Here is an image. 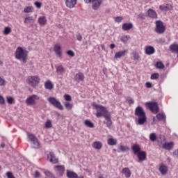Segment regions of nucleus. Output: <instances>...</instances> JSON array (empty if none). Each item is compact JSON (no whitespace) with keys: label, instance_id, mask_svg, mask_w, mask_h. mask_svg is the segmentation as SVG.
<instances>
[{"label":"nucleus","instance_id":"a18cd8bd","mask_svg":"<svg viewBox=\"0 0 178 178\" xmlns=\"http://www.w3.org/2000/svg\"><path fill=\"white\" fill-rule=\"evenodd\" d=\"M24 13H31V12H33V7H31V6L26 7L24 9Z\"/></svg>","mask_w":178,"mask_h":178},{"label":"nucleus","instance_id":"423d86ee","mask_svg":"<svg viewBox=\"0 0 178 178\" xmlns=\"http://www.w3.org/2000/svg\"><path fill=\"white\" fill-rule=\"evenodd\" d=\"M145 106L147 109H149L152 113L156 115L159 112V107L158 106V103L154 102H149L145 103Z\"/></svg>","mask_w":178,"mask_h":178},{"label":"nucleus","instance_id":"de8ad7c7","mask_svg":"<svg viewBox=\"0 0 178 178\" xmlns=\"http://www.w3.org/2000/svg\"><path fill=\"white\" fill-rule=\"evenodd\" d=\"M120 151H121L122 152H124L126 151H129L130 149V148L126 147V146H123V145H120L119 147Z\"/></svg>","mask_w":178,"mask_h":178},{"label":"nucleus","instance_id":"2eb2a0df","mask_svg":"<svg viewBox=\"0 0 178 178\" xmlns=\"http://www.w3.org/2000/svg\"><path fill=\"white\" fill-rule=\"evenodd\" d=\"M136 155H138V159L140 162H143V161H145L147 159V152L144 151H140V152H139Z\"/></svg>","mask_w":178,"mask_h":178},{"label":"nucleus","instance_id":"0e129e2a","mask_svg":"<svg viewBox=\"0 0 178 178\" xmlns=\"http://www.w3.org/2000/svg\"><path fill=\"white\" fill-rule=\"evenodd\" d=\"M40 176H41V174L38 171H35V177L38 178V177H40Z\"/></svg>","mask_w":178,"mask_h":178},{"label":"nucleus","instance_id":"c9c22d12","mask_svg":"<svg viewBox=\"0 0 178 178\" xmlns=\"http://www.w3.org/2000/svg\"><path fill=\"white\" fill-rule=\"evenodd\" d=\"M44 174L45 175L46 178H55V176L54 174H52V172H51V171L44 170Z\"/></svg>","mask_w":178,"mask_h":178},{"label":"nucleus","instance_id":"37998d69","mask_svg":"<svg viewBox=\"0 0 178 178\" xmlns=\"http://www.w3.org/2000/svg\"><path fill=\"white\" fill-rule=\"evenodd\" d=\"M130 40V35H124L121 37L122 42H127Z\"/></svg>","mask_w":178,"mask_h":178},{"label":"nucleus","instance_id":"6e6d98bb","mask_svg":"<svg viewBox=\"0 0 178 178\" xmlns=\"http://www.w3.org/2000/svg\"><path fill=\"white\" fill-rule=\"evenodd\" d=\"M122 20H123L122 17H115V22H116L117 23H120V22H122Z\"/></svg>","mask_w":178,"mask_h":178},{"label":"nucleus","instance_id":"bb28decb","mask_svg":"<svg viewBox=\"0 0 178 178\" xmlns=\"http://www.w3.org/2000/svg\"><path fill=\"white\" fill-rule=\"evenodd\" d=\"M44 87L46 90H53L54 89V83L51 81V80H47L44 83Z\"/></svg>","mask_w":178,"mask_h":178},{"label":"nucleus","instance_id":"a878e982","mask_svg":"<svg viewBox=\"0 0 178 178\" xmlns=\"http://www.w3.org/2000/svg\"><path fill=\"white\" fill-rule=\"evenodd\" d=\"M65 3L67 8H74V6L77 3V1L76 0H66Z\"/></svg>","mask_w":178,"mask_h":178},{"label":"nucleus","instance_id":"69168bd1","mask_svg":"<svg viewBox=\"0 0 178 178\" xmlns=\"http://www.w3.org/2000/svg\"><path fill=\"white\" fill-rule=\"evenodd\" d=\"M115 44H113V43H112V44H110V48H111V49H113L115 48Z\"/></svg>","mask_w":178,"mask_h":178},{"label":"nucleus","instance_id":"393cba45","mask_svg":"<svg viewBox=\"0 0 178 178\" xmlns=\"http://www.w3.org/2000/svg\"><path fill=\"white\" fill-rule=\"evenodd\" d=\"M40 26H45V24H47V17L45 16H41L39 17L38 20Z\"/></svg>","mask_w":178,"mask_h":178},{"label":"nucleus","instance_id":"13d9d810","mask_svg":"<svg viewBox=\"0 0 178 178\" xmlns=\"http://www.w3.org/2000/svg\"><path fill=\"white\" fill-rule=\"evenodd\" d=\"M7 102L8 104H13V97H7Z\"/></svg>","mask_w":178,"mask_h":178},{"label":"nucleus","instance_id":"4c0bfd02","mask_svg":"<svg viewBox=\"0 0 178 178\" xmlns=\"http://www.w3.org/2000/svg\"><path fill=\"white\" fill-rule=\"evenodd\" d=\"M131 55L134 58V60H140V55L137 51H133Z\"/></svg>","mask_w":178,"mask_h":178},{"label":"nucleus","instance_id":"412c9836","mask_svg":"<svg viewBox=\"0 0 178 178\" xmlns=\"http://www.w3.org/2000/svg\"><path fill=\"white\" fill-rule=\"evenodd\" d=\"M159 9H160V10H162V11L164 10L165 12H166L167 10H172L173 6H172V5H170V4L167 3V4H165V6L160 5Z\"/></svg>","mask_w":178,"mask_h":178},{"label":"nucleus","instance_id":"dca6fc26","mask_svg":"<svg viewBox=\"0 0 178 178\" xmlns=\"http://www.w3.org/2000/svg\"><path fill=\"white\" fill-rule=\"evenodd\" d=\"M84 79H85V76L83 72L77 73L74 76L75 81H77L78 83H79V81H84Z\"/></svg>","mask_w":178,"mask_h":178},{"label":"nucleus","instance_id":"4d7b16f0","mask_svg":"<svg viewBox=\"0 0 178 178\" xmlns=\"http://www.w3.org/2000/svg\"><path fill=\"white\" fill-rule=\"evenodd\" d=\"M5 84H6V81L0 76V86H5Z\"/></svg>","mask_w":178,"mask_h":178},{"label":"nucleus","instance_id":"bf43d9fd","mask_svg":"<svg viewBox=\"0 0 178 178\" xmlns=\"http://www.w3.org/2000/svg\"><path fill=\"white\" fill-rule=\"evenodd\" d=\"M0 104L1 105H3L5 104V99L1 95H0Z\"/></svg>","mask_w":178,"mask_h":178},{"label":"nucleus","instance_id":"052dcab7","mask_svg":"<svg viewBox=\"0 0 178 178\" xmlns=\"http://www.w3.org/2000/svg\"><path fill=\"white\" fill-rule=\"evenodd\" d=\"M145 87L147 88H152V83H151L150 82H147L145 83Z\"/></svg>","mask_w":178,"mask_h":178},{"label":"nucleus","instance_id":"864d4df0","mask_svg":"<svg viewBox=\"0 0 178 178\" xmlns=\"http://www.w3.org/2000/svg\"><path fill=\"white\" fill-rule=\"evenodd\" d=\"M157 141L158 143H159L160 141H165V136L163 135H159Z\"/></svg>","mask_w":178,"mask_h":178},{"label":"nucleus","instance_id":"9d476101","mask_svg":"<svg viewBox=\"0 0 178 178\" xmlns=\"http://www.w3.org/2000/svg\"><path fill=\"white\" fill-rule=\"evenodd\" d=\"M104 2V0H92V8L94 10H98Z\"/></svg>","mask_w":178,"mask_h":178},{"label":"nucleus","instance_id":"58836bf2","mask_svg":"<svg viewBox=\"0 0 178 178\" xmlns=\"http://www.w3.org/2000/svg\"><path fill=\"white\" fill-rule=\"evenodd\" d=\"M28 136V138L29 140L31 141V143L35 142L37 140V137H35V136L31 134H27Z\"/></svg>","mask_w":178,"mask_h":178},{"label":"nucleus","instance_id":"b1692460","mask_svg":"<svg viewBox=\"0 0 178 178\" xmlns=\"http://www.w3.org/2000/svg\"><path fill=\"white\" fill-rule=\"evenodd\" d=\"M104 119L106 122H104V123L106 124L107 127H111V126H112V119L111 118V115L108 114V115H105Z\"/></svg>","mask_w":178,"mask_h":178},{"label":"nucleus","instance_id":"c756f323","mask_svg":"<svg viewBox=\"0 0 178 178\" xmlns=\"http://www.w3.org/2000/svg\"><path fill=\"white\" fill-rule=\"evenodd\" d=\"M56 73L58 74H63L65 73V68L63 65H58L56 67Z\"/></svg>","mask_w":178,"mask_h":178},{"label":"nucleus","instance_id":"603ef678","mask_svg":"<svg viewBox=\"0 0 178 178\" xmlns=\"http://www.w3.org/2000/svg\"><path fill=\"white\" fill-rule=\"evenodd\" d=\"M6 176L8 178H15V176H13V173L12 172H7Z\"/></svg>","mask_w":178,"mask_h":178},{"label":"nucleus","instance_id":"9b49d317","mask_svg":"<svg viewBox=\"0 0 178 178\" xmlns=\"http://www.w3.org/2000/svg\"><path fill=\"white\" fill-rule=\"evenodd\" d=\"M47 159L49 161V162H51V163H58V162H59V160L58 159V158H56V156H55V154H54V152H50L49 154L47 155Z\"/></svg>","mask_w":178,"mask_h":178},{"label":"nucleus","instance_id":"39448f33","mask_svg":"<svg viewBox=\"0 0 178 178\" xmlns=\"http://www.w3.org/2000/svg\"><path fill=\"white\" fill-rule=\"evenodd\" d=\"M154 31L157 34H163L166 31V26L163 24L161 20H157L155 22Z\"/></svg>","mask_w":178,"mask_h":178},{"label":"nucleus","instance_id":"79ce46f5","mask_svg":"<svg viewBox=\"0 0 178 178\" xmlns=\"http://www.w3.org/2000/svg\"><path fill=\"white\" fill-rule=\"evenodd\" d=\"M149 140L152 143H154V141H156V134L155 133H152L149 134Z\"/></svg>","mask_w":178,"mask_h":178},{"label":"nucleus","instance_id":"f704fd0d","mask_svg":"<svg viewBox=\"0 0 178 178\" xmlns=\"http://www.w3.org/2000/svg\"><path fill=\"white\" fill-rule=\"evenodd\" d=\"M64 106L66 108L67 111H72V109H73V104L69 102H65Z\"/></svg>","mask_w":178,"mask_h":178},{"label":"nucleus","instance_id":"4be33fe9","mask_svg":"<svg viewBox=\"0 0 178 178\" xmlns=\"http://www.w3.org/2000/svg\"><path fill=\"white\" fill-rule=\"evenodd\" d=\"M159 172L161 173V175H166L168 173V166L165 164H161L159 169Z\"/></svg>","mask_w":178,"mask_h":178},{"label":"nucleus","instance_id":"f8f14e48","mask_svg":"<svg viewBox=\"0 0 178 178\" xmlns=\"http://www.w3.org/2000/svg\"><path fill=\"white\" fill-rule=\"evenodd\" d=\"M54 51L58 58L62 56V46L60 44H56L54 47Z\"/></svg>","mask_w":178,"mask_h":178},{"label":"nucleus","instance_id":"ea45409f","mask_svg":"<svg viewBox=\"0 0 178 178\" xmlns=\"http://www.w3.org/2000/svg\"><path fill=\"white\" fill-rule=\"evenodd\" d=\"M155 67L156 69H165V65L162 62L159 61L156 63Z\"/></svg>","mask_w":178,"mask_h":178},{"label":"nucleus","instance_id":"aec40b11","mask_svg":"<svg viewBox=\"0 0 178 178\" xmlns=\"http://www.w3.org/2000/svg\"><path fill=\"white\" fill-rule=\"evenodd\" d=\"M122 175H124L126 178H129L131 176V171L129 168H124L122 170Z\"/></svg>","mask_w":178,"mask_h":178},{"label":"nucleus","instance_id":"e433bc0d","mask_svg":"<svg viewBox=\"0 0 178 178\" xmlns=\"http://www.w3.org/2000/svg\"><path fill=\"white\" fill-rule=\"evenodd\" d=\"M34 18L33 17H26L24 19V23L29 24V23H33Z\"/></svg>","mask_w":178,"mask_h":178},{"label":"nucleus","instance_id":"09e8293b","mask_svg":"<svg viewBox=\"0 0 178 178\" xmlns=\"http://www.w3.org/2000/svg\"><path fill=\"white\" fill-rule=\"evenodd\" d=\"M151 80H157V79H159V74L154 73L151 75L150 76Z\"/></svg>","mask_w":178,"mask_h":178},{"label":"nucleus","instance_id":"20e7f679","mask_svg":"<svg viewBox=\"0 0 178 178\" xmlns=\"http://www.w3.org/2000/svg\"><path fill=\"white\" fill-rule=\"evenodd\" d=\"M40 81H41V79L40 78V76L37 75L30 76L26 79L27 84H29V86H30L31 87H33V88H35V87H38Z\"/></svg>","mask_w":178,"mask_h":178},{"label":"nucleus","instance_id":"72a5a7b5","mask_svg":"<svg viewBox=\"0 0 178 178\" xmlns=\"http://www.w3.org/2000/svg\"><path fill=\"white\" fill-rule=\"evenodd\" d=\"M107 143L108 145H116V144H118V140L113 138H110L108 139Z\"/></svg>","mask_w":178,"mask_h":178},{"label":"nucleus","instance_id":"ddd939ff","mask_svg":"<svg viewBox=\"0 0 178 178\" xmlns=\"http://www.w3.org/2000/svg\"><path fill=\"white\" fill-rule=\"evenodd\" d=\"M145 54L146 55H154L155 54V48L152 46H145Z\"/></svg>","mask_w":178,"mask_h":178},{"label":"nucleus","instance_id":"49530a36","mask_svg":"<svg viewBox=\"0 0 178 178\" xmlns=\"http://www.w3.org/2000/svg\"><path fill=\"white\" fill-rule=\"evenodd\" d=\"M63 98L65 101H67V102H70V101H72V96L68 94L64 95Z\"/></svg>","mask_w":178,"mask_h":178},{"label":"nucleus","instance_id":"c85d7f7f","mask_svg":"<svg viewBox=\"0 0 178 178\" xmlns=\"http://www.w3.org/2000/svg\"><path fill=\"white\" fill-rule=\"evenodd\" d=\"M133 29V24L131 23H125L122 24V30L127 31V30H131Z\"/></svg>","mask_w":178,"mask_h":178},{"label":"nucleus","instance_id":"f3484780","mask_svg":"<svg viewBox=\"0 0 178 178\" xmlns=\"http://www.w3.org/2000/svg\"><path fill=\"white\" fill-rule=\"evenodd\" d=\"M92 147L95 149H102V147H104V145L101 141H95L92 144Z\"/></svg>","mask_w":178,"mask_h":178},{"label":"nucleus","instance_id":"338daca9","mask_svg":"<svg viewBox=\"0 0 178 178\" xmlns=\"http://www.w3.org/2000/svg\"><path fill=\"white\" fill-rule=\"evenodd\" d=\"M84 2L86 3H90V2H92V0H84Z\"/></svg>","mask_w":178,"mask_h":178},{"label":"nucleus","instance_id":"774afa93","mask_svg":"<svg viewBox=\"0 0 178 178\" xmlns=\"http://www.w3.org/2000/svg\"><path fill=\"white\" fill-rule=\"evenodd\" d=\"M174 154H175V155H177V158H178V149L176 150V151L174 152Z\"/></svg>","mask_w":178,"mask_h":178},{"label":"nucleus","instance_id":"680f3d73","mask_svg":"<svg viewBox=\"0 0 178 178\" xmlns=\"http://www.w3.org/2000/svg\"><path fill=\"white\" fill-rule=\"evenodd\" d=\"M76 40H78V41H81V40H83V36H81V34L78 33L76 35Z\"/></svg>","mask_w":178,"mask_h":178},{"label":"nucleus","instance_id":"e2e57ef3","mask_svg":"<svg viewBox=\"0 0 178 178\" xmlns=\"http://www.w3.org/2000/svg\"><path fill=\"white\" fill-rule=\"evenodd\" d=\"M35 6H36V8H38V9H40V8H41V3H40L38 1H35Z\"/></svg>","mask_w":178,"mask_h":178},{"label":"nucleus","instance_id":"3c124183","mask_svg":"<svg viewBox=\"0 0 178 178\" xmlns=\"http://www.w3.org/2000/svg\"><path fill=\"white\" fill-rule=\"evenodd\" d=\"M67 55H68V56H70V58H73V56H74V51H73V50H68L66 51Z\"/></svg>","mask_w":178,"mask_h":178},{"label":"nucleus","instance_id":"6ab92c4d","mask_svg":"<svg viewBox=\"0 0 178 178\" xmlns=\"http://www.w3.org/2000/svg\"><path fill=\"white\" fill-rule=\"evenodd\" d=\"M127 52H128L127 50H123V51H118V52L115 53L114 58L115 59H119V58H122V56H126V54H127Z\"/></svg>","mask_w":178,"mask_h":178},{"label":"nucleus","instance_id":"473e14b6","mask_svg":"<svg viewBox=\"0 0 178 178\" xmlns=\"http://www.w3.org/2000/svg\"><path fill=\"white\" fill-rule=\"evenodd\" d=\"M84 124L86 127H89L90 129H94V123H92L90 120H86L84 121Z\"/></svg>","mask_w":178,"mask_h":178},{"label":"nucleus","instance_id":"a19ab883","mask_svg":"<svg viewBox=\"0 0 178 178\" xmlns=\"http://www.w3.org/2000/svg\"><path fill=\"white\" fill-rule=\"evenodd\" d=\"M12 33V29L10 27L7 26L4 28L3 34L5 35H8V34H10Z\"/></svg>","mask_w":178,"mask_h":178},{"label":"nucleus","instance_id":"5fc2aeb1","mask_svg":"<svg viewBox=\"0 0 178 178\" xmlns=\"http://www.w3.org/2000/svg\"><path fill=\"white\" fill-rule=\"evenodd\" d=\"M127 101L129 105H133V104H134V99H133L131 97L128 98Z\"/></svg>","mask_w":178,"mask_h":178},{"label":"nucleus","instance_id":"2f4dec72","mask_svg":"<svg viewBox=\"0 0 178 178\" xmlns=\"http://www.w3.org/2000/svg\"><path fill=\"white\" fill-rule=\"evenodd\" d=\"M170 49L172 52H175V54H178V44H172L170 46Z\"/></svg>","mask_w":178,"mask_h":178},{"label":"nucleus","instance_id":"0eeeda50","mask_svg":"<svg viewBox=\"0 0 178 178\" xmlns=\"http://www.w3.org/2000/svg\"><path fill=\"white\" fill-rule=\"evenodd\" d=\"M47 99L49 104H51V105H53L54 108L59 109V111H63V106L62 105V103H60V102L56 98L51 97H49Z\"/></svg>","mask_w":178,"mask_h":178},{"label":"nucleus","instance_id":"f03ea898","mask_svg":"<svg viewBox=\"0 0 178 178\" xmlns=\"http://www.w3.org/2000/svg\"><path fill=\"white\" fill-rule=\"evenodd\" d=\"M15 57V59L22 60L23 63H27V59H29V51L23 49L22 47H18L16 49Z\"/></svg>","mask_w":178,"mask_h":178},{"label":"nucleus","instance_id":"cd10ccee","mask_svg":"<svg viewBox=\"0 0 178 178\" xmlns=\"http://www.w3.org/2000/svg\"><path fill=\"white\" fill-rule=\"evenodd\" d=\"M67 177L68 178H79V175L73 171L67 170Z\"/></svg>","mask_w":178,"mask_h":178},{"label":"nucleus","instance_id":"f257e3e1","mask_svg":"<svg viewBox=\"0 0 178 178\" xmlns=\"http://www.w3.org/2000/svg\"><path fill=\"white\" fill-rule=\"evenodd\" d=\"M135 116L138 118L136 123L139 124V126H143L147 122V114L144 111V108L140 106H137L135 109Z\"/></svg>","mask_w":178,"mask_h":178},{"label":"nucleus","instance_id":"4468645a","mask_svg":"<svg viewBox=\"0 0 178 178\" xmlns=\"http://www.w3.org/2000/svg\"><path fill=\"white\" fill-rule=\"evenodd\" d=\"M147 16L148 17H150V19H158V13L151 8L147 10Z\"/></svg>","mask_w":178,"mask_h":178},{"label":"nucleus","instance_id":"7c9ffc66","mask_svg":"<svg viewBox=\"0 0 178 178\" xmlns=\"http://www.w3.org/2000/svg\"><path fill=\"white\" fill-rule=\"evenodd\" d=\"M156 118L159 122H161V120H163V122L166 121V115H165V113H158Z\"/></svg>","mask_w":178,"mask_h":178},{"label":"nucleus","instance_id":"7ed1b4c3","mask_svg":"<svg viewBox=\"0 0 178 178\" xmlns=\"http://www.w3.org/2000/svg\"><path fill=\"white\" fill-rule=\"evenodd\" d=\"M94 107L97 110L96 116L97 118H102V116L105 118V116H108L110 114L106 107L102 105L95 104Z\"/></svg>","mask_w":178,"mask_h":178},{"label":"nucleus","instance_id":"5701e85b","mask_svg":"<svg viewBox=\"0 0 178 178\" xmlns=\"http://www.w3.org/2000/svg\"><path fill=\"white\" fill-rule=\"evenodd\" d=\"M173 145H174L173 142H170V143H165L164 144H163L162 147L163 149H166L167 151H170V149L173 148Z\"/></svg>","mask_w":178,"mask_h":178},{"label":"nucleus","instance_id":"6e6552de","mask_svg":"<svg viewBox=\"0 0 178 178\" xmlns=\"http://www.w3.org/2000/svg\"><path fill=\"white\" fill-rule=\"evenodd\" d=\"M40 100V96L37 95H32L26 98V104L28 105H35L37 101Z\"/></svg>","mask_w":178,"mask_h":178},{"label":"nucleus","instance_id":"c03bdc74","mask_svg":"<svg viewBox=\"0 0 178 178\" xmlns=\"http://www.w3.org/2000/svg\"><path fill=\"white\" fill-rule=\"evenodd\" d=\"M51 127H52V121H51V120H48L45 122V128L51 129Z\"/></svg>","mask_w":178,"mask_h":178},{"label":"nucleus","instance_id":"a211bd4d","mask_svg":"<svg viewBox=\"0 0 178 178\" xmlns=\"http://www.w3.org/2000/svg\"><path fill=\"white\" fill-rule=\"evenodd\" d=\"M131 149H132L134 154L135 155H137V154H138L139 152H141V146H140V145H138V144H134L131 147Z\"/></svg>","mask_w":178,"mask_h":178},{"label":"nucleus","instance_id":"8fccbe9b","mask_svg":"<svg viewBox=\"0 0 178 178\" xmlns=\"http://www.w3.org/2000/svg\"><path fill=\"white\" fill-rule=\"evenodd\" d=\"M33 148L38 149L40 148V142H38V139H36L34 142H33Z\"/></svg>","mask_w":178,"mask_h":178},{"label":"nucleus","instance_id":"1a4fd4ad","mask_svg":"<svg viewBox=\"0 0 178 178\" xmlns=\"http://www.w3.org/2000/svg\"><path fill=\"white\" fill-rule=\"evenodd\" d=\"M54 170L58 176H63L65 175V165H55Z\"/></svg>","mask_w":178,"mask_h":178}]
</instances>
